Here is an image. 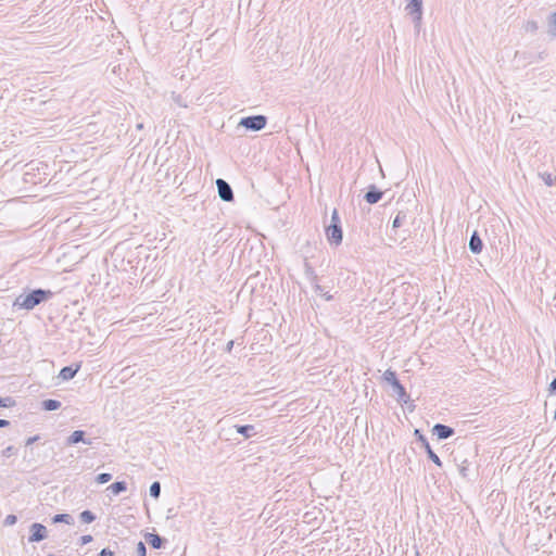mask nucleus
Masks as SVG:
<instances>
[{
    "mask_svg": "<svg viewBox=\"0 0 556 556\" xmlns=\"http://www.w3.org/2000/svg\"><path fill=\"white\" fill-rule=\"evenodd\" d=\"M538 29L536 22H528L527 24V30L535 31Z\"/></svg>",
    "mask_w": 556,
    "mask_h": 556,
    "instance_id": "obj_36",
    "label": "nucleus"
},
{
    "mask_svg": "<svg viewBox=\"0 0 556 556\" xmlns=\"http://www.w3.org/2000/svg\"><path fill=\"white\" fill-rule=\"evenodd\" d=\"M315 288H316V291H317L321 296H325V299H326L327 301H329V300H331V299H332V295H331V294H329V292H328V291H324V288H323V287H320L319 285H316V286H315Z\"/></svg>",
    "mask_w": 556,
    "mask_h": 556,
    "instance_id": "obj_30",
    "label": "nucleus"
},
{
    "mask_svg": "<svg viewBox=\"0 0 556 556\" xmlns=\"http://www.w3.org/2000/svg\"><path fill=\"white\" fill-rule=\"evenodd\" d=\"M549 25L556 28V11L551 15Z\"/></svg>",
    "mask_w": 556,
    "mask_h": 556,
    "instance_id": "obj_38",
    "label": "nucleus"
},
{
    "mask_svg": "<svg viewBox=\"0 0 556 556\" xmlns=\"http://www.w3.org/2000/svg\"><path fill=\"white\" fill-rule=\"evenodd\" d=\"M468 467L469 462L467 459H464L459 465V473L462 475V477L466 478L468 476Z\"/></svg>",
    "mask_w": 556,
    "mask_h": 556,
    "instance_id": "obj_28",
    "label": "nucleus"
},
{
    "mask_svg": "<svg viewBox=\"0 0 556 556\" xmlns=\"http://www.w3.org/2000/svg\"><path fill=\"white\" fill-rule=\"evenodd\" d=\"M468 247L473 254H479L482 251L483 242L478 231H473L472 235L470 236Z\"/></svg>",
    "mask_w": 556,
    "mask_h": 556,
    "instance_id": "obj_11",
    "label": "nucleus"
},
{
    "mask_svg": "<svg viewBox=\"0 0 556 556\" xmlns=\"http://www.w3.org/2000/svg\"><path fill=\"white\" fill-rule=\"evenodd\" d=\"M79 369V364L65 366L60 370L59 378H61L64 381L71 380L76 376Z\"/></svg>",
    "mask_w": 556,
    "mask_h": 556,
    "instance_id": "obj_12",
    "label": "nucleus"
},
{
    "mask_svg": "<svg viewBox=\"0 0 556 556\" xmlns=\"http://www.w3.org/2000/svg\"><path fill=\"white\" fill-rule=\"evenodd\" d=\"M10 426V421L7 419H0V428H5Z\"/></svg>",
    "mask_w": 556,
    "mask_h": 556,
    "instance_id": "obj_39",
    "label": "nucleus"
},
{
    "mask_svg": "<svg viewBox=\"0 0 556 556\" xmlns=\"http://www.w3.org/2000/svg\"><path fill=\"white\" fill-rule=\"evenodd\" d=\"M329 225L341 226V219L337 208H334L331 213V219Z\"/></svg>",
    "mask_w": 556,
    "mask_h": 556,
    "instance_id": "obj_25",
    "label": "nucleus"
},
{
    "mask_svg": "<svg viewBox=\"0 0 556 556\" xmlns=\"http://www.w3.org/2000/svg\"><path fill=\"white\" fill-rule=\"evenodd\" d=\"M22 264H23V262H17V263H15V264L13 265V267H18V266H20V265H22Z\"/></svg>",
    "mask_w": 556,
    "mask_h": 556,
    "instance_id": "obj_41",
    "label": "nucleus"
},
{
    "mask_svg": "<svg viewBox=\"0 0 556 556\" xmlns=\"http://www.w3.org/2000/svg\"><path fill=\"white\" fill-rule=\"evenodd\" d=\"M232 346H233V341L231 340V341H229V342L227 343V345H226V351H227V352H230V351H231V349H232Z\"/></svg>",
    "mask_w": 556,
    "mask_h": 556,
    "instance_id": "obj_40",
    "label": "nucleus"
},
{
    "mask_svg": "<svg viewBox=\"0 0 556 556\" xmlns=\"http://www.w3.org/2000/svg\"><path fill=\"white\" fill-rule=\"evenodd\" d=\"M98 556H115L114 553L109 548H103L100 551Z\"/></svg>",
    "mask_w": 556,
    "mask_h": 556,
    "instance_id": "obj_35",
    "label": "nucleus"
},
{
    "mask_svg": "<svg viewBox=\"0 0 556 556\" xmlns=\"http://www.w3.org/2000/svg\"><path fill=\"white\" fill-rule=\"evenodd\" d=\"M326 237L331 245H340L343 239V231L341 226L328 225L325 228Z\"/></svg>",
    "mask_w": 556,
    "mask_h": 556,
    "instance_id": "obj_6",
    "label": "nucleus"
},
{
    "mask_svg": "<svg viewBox=\"0 0 556 556\" xmlns=\"http://www.w3.org/2000/svg\"><path fill=\"white\" fill-rule=\"evenodd\" d=\"M79 442L91 445L92 440L86 438V432L84 430H75L72 434L66 439V445H74Z\"/></svg>",
    "mask_w": 556,
    "mask_h": 556,
    "instance_id": "obj_9",
    "label": "nucleus"
},
{
    "mask_svg": "<svg viewBox=\"0 0 556 556\" xmlns=\"http://www.w3.org/2000/svg\"><path fill=\"white\" fill-rule=\"evenodd\" d=\"M432 433L437 435L438 440H446L454 435L455 430L450 426L435 424L432 428Z\"/></svg>",
    "mask_w": 556,
    "mask_h": 556,
    "instance_id": "obj_8",
    "label": "nucleus"
},
{
    "mask_svg": "<svg viewBox=\"0 0 556 556\" xmlns=\"http://www.w3.org/2000/svg\"><path fill=\"white\" fill-rule=\"evenodd\" d=\"M267 124V117L265 115H250L242 117L239 125L244 127L247 130L260 131L265 128Z\"/></svg>",
    "mask_w": 556,
    "mask_h": 556,
    "instance_id": "obj_3",
    "label": "nucleus"
},
{
    "mask_svg": "<svg viewBox=\"0 0 556 556\" xmlns=\"http://www.w3.org/2000/svg\"><path fill=\"white\" fill-rule=\"evenodd\" d=\"M111 479H112L111 473L102 472L96 477V482L99 484H104V483L109 482Z\"/></svg>",
    "mask_w": 556,
    "mask_h": 556,
    "instance_id": "obj_23",
    "label": "nucleus"
},
{
    "mask_svg": "<svg viewBox=\"0 0 556 556\" xmlns=\"http://www.w3.org/2000/svg\"><path fill=\"white\" fill-rule=\"evenodd\" d=\"M406 217H407V214L405 212L399 211L392 222V228L393 229L400 228L406 220Z\"/></svg>",
    "mask_w": 556,
    "mask_h": 556,
    "instance_id": "obj_19",
    "label": "nucleus"
},
{
    "mask_svg": "<svg viewBox=\"0 0 556 556\" xmlns=\"http://www.w3.org/2000/svg\"><path fill=\"white\" fill-rule=\"evenodd\" d=\"M38 440H39V435H34V437L28 438L26 440L25 444H26V446H29Z\"/></svg>",
    "mask_w": 556,
    "mask_h": 556,
    "instance_id": "obj_37",
    "label": "nucleus"
},
{
    "mask_svg": "<svg viewBox=\"0 0 556 556\" xmlns=\"http://www.w3.org/2000/svg\"><path fill=\"white\" fill-rule=\"evenodd\" d=\"M414 435L416 437L417 441L421 443L422 447L427 453L428 458L431 459L437 466L442 467V462L440 457L431 448L427 438L422 434V432L419 429H415Z\"/></svg>",
    "mask_w": 556,
    "mask_h": 556,
    "instance_id": "obj_4",
    "label": "nucleus"
},
{
    "mask_svg": "<svg viewBox=\"0 0 556 556\" xmlns=\"http://www.w3.org/2000/svg\"><path fill=\"white\" fill-rule=\"evenodd\" d=\"M541 177L544 180L545 185L548 187L553 186L556 181V177L553 176L551 173H543Z\"/></svg>",
    "mask_w": 556,
    "mask_h": 556,
    "instance_id": "obj_24",
    "label": "nucleus"
},
{
    "mask_svg": "<svg viewBox=\"0 0 556 556\" xmlns=\"http://www.w3.org/2000/svg\"><path fill=\"white\" fill-rule=\"evenodd\" d=\"M136 554L137 556H147V547L142 541H139L137 543Z\"/></svg>",
    "mask_w": 556,
    "mask_h": 556,
    "instance_id": "obj_27",
    "label": "nucleus"
},
{
    "mask_svg": "<svg viewBox=\"0 0 556 556\" xmlns=\"http://www.w3.org/2000/svg\"><path fill=\"white\" fill-rule=\"evenodd\" d=\"M29 532H30V534L28 536L29 543L41 542L48 538L47 528L42 523H39V522L31 523L29 527Z\"/></svg>",
    "mask_w": 556,
    "mask_h": 556,
    "instance_id": "obj_5",
    "label": "nucleus"
},
{
    "mask_svg": "<svg viewBox=\"0 0 556 556\" xmlns=\"http://www.w3.org/2000/svg\"><path fill=\"white\" fill-rule=\"evenodd\" d=\"M405 11L407 14L412 15L415 28L417 31H419L422 20V7H419L417 10L405 8Z\"/></svg>",
    "mask_w": 556,
    "mask_h": 556,
    "instance_id": "obj_14",
    "label": "nucleus"
},
{
    "mask_svg": "<svg viewBox=\"0 0 556 556\" xmlns=\"http://www.w3.org/2000/svg\"><path fill=\"white\" fill-rule=\"evenodd\" d=\"M548 392L549 394H556V377L549 383Z\"/></svg>",
    "mask_w": 556,
    "mask_h": 556,
    "instance_id": "obj_34",
    "label": "nucleus"
},
{
    "mask_svg": "<svg viewBox=\"0 0 556 556\" xmlns=\"http://www.w3.org/2000/svg\"><path fill=\"white\" fill-rule=\"evenodd\" d=\"M54 292L49 289H29L25 288L23 292L14 300L13 307L31 311L36 306L50 301Z\"/></svg>",
    "mask_w": 556,
    "mask_h": 556,
    "instance_id": "obj_1",
    "label": "nucleus"
},
{
    "mask_svg": "<svg viewBox=\"0 0 556 556\" xmlns=\"http://www.w3.org/2000/svg\"><path fill=\"white\" fill-rule=\"evenodd\" d=\"M53 523L64 522L66 525H72L74 519L70 514H56L52 517Z\"/></svg>",
    "mask_w": 556,
    "mask_h": 556,
    "instance_id": "obj_18",
    "label": "nucleus"
},
{
    "mask_svg": "<svg viewBox=\"0 0 556 556\" xmlns=\"http://www.w3.org/2000/svg\"><path fill=\"white\" fill-rule=\"evenodd\" d=\"M302 264L305 268V275L306 276H313L314 275V269H313V266L311 265V263L308 262V260L305 257V258H302Z\"/></svg>",
    "mask_w": 556,
    "mask_h": 556,
    "instance_id": "obj_26",
    "label": "nucleus"
},
{
    "mask_svg": "<svg viewBox=\"0 0 556 556\" xmlns=\"http://www.w3.org/2000/svg\"><path fill=\"white\" fill-rule=\"evenodd\" d=\"M419 7H422V0H408V3L405 8L417 10Z\"/></svg>",
    "mask_w": 556,
    "mask_h": 556,
    "instance_id": "obj_29",
    "label": "nucleus"
},
{
    "mask_svg": "<svg viewBox=\"0 0 556 556\" xmlns=\"http://www.w3.org/2000/svg\"><path fill=\"white\" fill-rule=\"evenodd\" d=\"M16 402L12 396L0 397V407H13Z\"/></svg>",
    "mask_w": 556,
    "mask_h": 556,
    "instance_id": "obj_22",
    "label": "nucleus"
},
{
    "mask_svg": "<svg viewBox=\"0 0 556 556\" xmlns=\"http://www.w3.org/2000/svg\"><path fill=\"white\" fill-rule=\"evenodd\" d=\"M96 515L91 511V510H83L80 514H79V519L81 522L84 523H91L96 520Z\"/></svg>",
    "mask_w": 556,
    "mask_h": 556,
    "instance_id": "obj_20",
    "label": "nucleus"
},
{
    "mask_svg": "<svg viewBox=\"0 0 556 556\" xmlns=\"http://www.w3.org/2000/svg\"><path fill=\"white\" fill-rule=\"evenodd\" d=\"M61 402L53 399H48L41 402V408L46 412L56 410L61 407Z\"/></svg>",
    "mask_w": 556,
    "mask_h": 556,
    "instance_id": "obj_16",
    "label": "nucleus"
},
{
    "mask_svg": "<svg viewBox=\"0 0 556 556\" xmlns=\"http://www.w3.org/2000/svg\"><path fill=\"white\" fill-rule=\"evenodd\" d=\"M137 128H138V129H142V128H143V125H142V124H138V125H137Z\"/></svg>",
    "mask_w": 556,
    "mask_h": 556,
    "instance_id": "obj_42",
    "label": "nucleus"
},
{
    "mask_svg": "<svg viewBox=\"0 0 556 556\" xmlns=\"http://www.w3.org/2000/svg\"><path fill=\"white\" fill-rule=\"evenodd\" d=\"M235 429L247 439L256 434L255 427L253 425H236Z\"/></svg>",
    "mask_w": 556,
    "mask_h": 556,
    "instance_id": "obj_15",
    "label": "nucleus"
},
{
    "mask_svg": "<svg viewBox=\"0 0 556 556\" xmlns=\"http://www.w3.org/2000/svg\"><path fill=\"white\" fill-rule=\"evenodd\" d=\"M48 556H55L54 554H49Z\"/></svg>",
    "mask_w": 556,
    "mask_h": 556,
    "instance_id": "obj_43",
    "label": "nucleus"
},
{
    "mask_svg": "<svg viewBox=\"0 0 556 556\" xmlns=\"http://www.w3.org/2000/svg\"><path fill=\"white\" fill-rule=\"evenodd\" d=\"M93 538L92 535L90 534H85V535H81L80 539H79V542H80V545H87L89 544L90 542H92Z\"/></svg>",
    "mask_w": 556,
    "mask_h": 556,
    "instance_id": "obj_33",
    "label": "nucleus"
},
{
    "mask_svg": "<svg viewBox=\"0 0 556 556\" xmlns=\"http://www.w3.org/2000/svg\"><path fill=\"white\" fill-rule=\"evenodd\" d=\"M382 379L391 384L393 393L396 395L399 402L406 404L409 401V395L407 394L405 387L397 379L395 371L387 369L383 372Z\"/></svg>",
    "mask_w": 556,
    "mask_h": 556,
    "instance_id": "obj_2",
    "label": "nucleus"
},
{
    "mask_svg": "<svg viewBox=\"0 0 556 556\" xmlns=\"http://www.w3.org/2000/svg\"><path fill=\"white\" fill-rule=\"evenodd\" d=\"M17 521V517L15 515H8L3 521L4 526H13Z\"/></svg>",
    "mask_w": 556,
    "mask_h": 556,
    "instance_id": "obj_31",
    "label": "nucleus"
},
{
    "mask_svg": "<svg viewBox=\"0 0 556 556\" xmlns=\"http://www.w3.org/2000/svg\"><path fill=\"white\" fill-rule=\"evenodd\" d=\"M216 187L219 198L225 202H231L233 201V191L231 186L224 180L223 178H218L216 180Z\"/></svg>",
    "mask_w": 556,
    "mask_h": 556,
    "instance_id": "obj_7",
    "label": "nucleus"
},
{
    "mask_svg": "<svg viewBox=\"0 0 556 556\" xmlns=\"http://www.w3.org/2000/svg\"><path fill=\"white\" fill-rule=\"evenodd\" d=\"M382 197L383 192L375 185H370L364 195V199L368 204H376L382 199Z\"/></svg>",
    "mask_w": 556,
    "mask_h": 556,
    "instance_id": "obj_10",
    "label": "nucleus"
},
{
    "mask_svg": "<svg viewBox=\"0 0 556 556\" xmlns=\"http://www.w3.org/2000/svg\"><path fill=\"white\" fill-rule=\"evenodd\" d=\"M144 538H146V541L154 549H160V548L164 547V544L166 542V540L164 538L160 536L156 533H147Z\"/></svg>",
    "mask_w": 556,
    "mask_h": 556,
    "instance_id": "obj_13",
    "label": "nucleus"
},
{
    "mask_svg": "<svg viewBox=\"0 0 556 556\" xmlns=\"http://www.w3.org/2000/svg\"><path fill=\"white\" fill-rule=\"evenodd\" d=\"M114 495H118L127 490V483L125 481H116L108 488Z\"/></svg>",
    "mask_w": 556,
    "mask_h": 556,
    "instance_id": "obj_17",
    "label": "nucleus"
},
{
    "mask_svg": "<svg viewBox=\"0 0 556 556\" xmlns=\"http://www.w3.org/2000/svg\"><path fill=\"white\" fill-rule=\"evenodd\" d=\"M150 496L153 498H159L161 495V483L159 481L152 482L149 489Z\"/></svg>",
    "mask_w": 556,
    "mask_h": 556,
    "instance_id": "obj_21",
    "label": "nucleus"
},
{
    "mask_svg": "<svg viewBox=\"0 0 556 556\" xmlns=\"http://www.w3.org/2000/svg\"><path fill=\"white\" fill-rule=\"evenodd\" d=\"M15 453H16V448L14 446L10 445L2 451V456L10 457V456L14 455Z\"/></svg>",
    "mask_w": 556,
    "mask_h": 556,
    "instance_id": "obj_32",
    "label": "nucleus"
}]
</instances>
